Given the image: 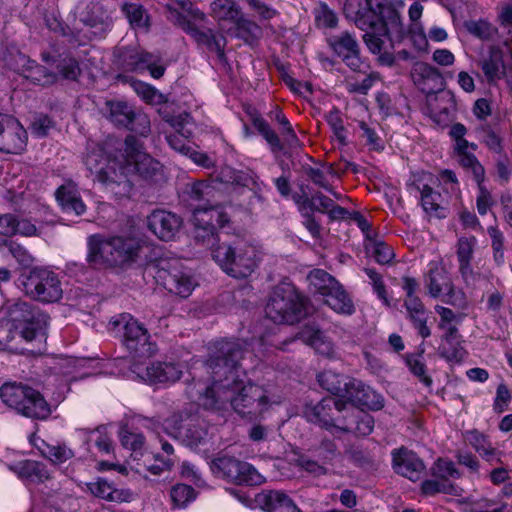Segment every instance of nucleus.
Wrapping results in <instances>:
<instances>
[{
  "instance_id": "nucleus-63",
  "label": "nucleus",
  "mask_w": 512,
  "mask_h": 512,
  "mask_svg": "<svg viewBox=\"0 0 512 512\" xmlns=\"http://www.w3.org/2000/svg\"><path fill=\"white\" fill-rule=\"evenodd\" d=\"M121 444L133 451L141 449L145 443V437L141 433H134L126 429L120 432Z\"/></svg>"
},
{
  "instance_id": "nucleus-1",
  "label": "nucleus",
  "mask_w": 512,
  "mask_h": 512,
  "mask_svg": "<svg viewBox=\"0 0 512 512\" xmlns=\"http://www.w3.org/2000/svg\"><path fill=\"white\" fill-rule=\"evenodd\" d=\"M248 349L240 340H221L207 360L212 385L202 397L207 410L219 411L228 404L242 418L258 419L269 408V398L263 387L247 383L240 378V362Z\"/></svg>"
},
{
  "instance_id": "nucleus-49",
  "label": "nucleus",
  "mask_w": 512,
  "mask_h": 512,
  "mask_svg": "<svg viewBox=\"0 0 512 512\" xmlns=\"http://www.w3.org/2000/svg\"><path fill=\"white\" fill-rule=\"evenodd\" d=\"M161 441V447L162 451L166 454L165 459L161 460V465L159 464H152L148 467V470L154 474L159 475L163 471L171 470L175 463V456H174V448L173 446L167 442V441Z\"/></svg>"
},
{
  "instance_id": "nucleus-5",
  "label": "nucleus",
  "mask_w": 512,
  "mask_h": 512,
  "mask_svg": "<svg viewBox=\"0 0 512 512\" xmlns=\"http://www.w3.org/2000/svg\"><path fill=\"white\" fill-rule=\"evenodd\" d=\"M2 401L19 414L36 420H44L51 409L43 395L36 389L21 383H5L0 388Z\"/></svg>"
},
{
  "instance_id": "nucleus-9",
  "label": "nucleus",
  "mask_w": 512,
  "mask_h": 512,
  "mask_svg": "<svg viewBox=\"0 0 512 512\" xmlns=\"http://www.w3.org/2000/svg\"><path fill=\"white\" fill-rule=\"evenodd\" d=\"M163 428L168 435L190 448L203 445L208 440L206 423L198 417L187 414H172L164 421Z\"/></svg>"
},
{
  "instance_id": "nucleus-47",
  "label": "nucleus",
  "mask_w": 512,
  "mask_h": 512,
  "mask_svg": "<svg viewBox=\"0 0 512 512\" xmlns=\"http://www.w3.org/2000/svg\"><path fill=\"white\" fill-rule=\"evenodd\" d=\"M235 186L250 187L257 198L262 199L259 192L260 184L257 182V176L251 170H235L233 184Z\"/></svg>"
},
{
  "instance_id": "nucleus-53",
  "label": "nucleus",
  "mask_w": 512,
  "mask_h": 512,
  "mask_svg": "<svg viewBox=\"0 0 512 512\" xmlns=\"http://www.w3.org/2000/svg\"><path fill=\"white\" fill-rule=\"evenodd\" d=\"M379 27L380 26H377L375 29H369L363 35L365 45L373 54L380 53L383 50L384 40L382 37H389V33H382Z\"/></svg>"
},
{
  "instance_id": "nucleus-37",
  "label": "nucleus",
  "mask_w": 512,
  "mask_h": 512,
  "mask_svg": "<svg viewBox=\"0 0 512 512\" xmlns=\"http://www.w3.org/2000/svg\"><path fill=\"white\" fill-rule=\"evenodd\" d=\"M252 124L259 134L267 141L273 153L283 151L284 144L281 142L277 133L271 128L269 123L261 117V115L257 113L254 114L252 116Z\"/></svg>"
},
{
  "instance_id": "nucleus-55",
  "label": "nucleus",
  "mask_w": 512,
  "mask_h": 512,
  "mask_svg": "<svg viewBox=\"0 0 512 512\" xmlns=\"http://www.w3.org/2000/svg\"><path fill=\"white\" fill-rule=\"evenodd\" d=\"M481 132L483 133V143L487 146V148L499 155L504 153V148L502 145V138L492 129V127L488 124L481 126Z\"/></svg>"
},
{
  "instance_id": "nucleus-14",
  "label": "nucleus",
  "mask_w": 512,
  "mask_h": 512,
  "mask_svg": "<svg viewBox=\"0 0 512 512\" xmlns=\"http://www.w3.org/2000/svg\"><path fill=\"white\" fill-rule=\"evenodd\" d=\"M107 118L117 127L126 128L141 136H148L151 131L147 114L121 100H107Z\"/></svg>"
},
{
  "instance_id": "nucleus-7",
  "label": "nucleus",
  "mask_w": 512,
  "mask_h": 512,
  "mask_svg": "<svg viewBox=\"0 0 512 512\" xmlns=\"http://www.w3.org/2000/svg\"><path fill=\"white\" fill-rule=\"evenodd\" d=\"M120 151L129 171L135 172L142 179L151 183L157 184L165 181L163 166L145 151L144 143L135 136L128 135Z\"/></svg>"
},
{
  "instance_id": "nucleus-28",
  "label": "nucleus",
  "mask_w": 512,
  "mask_h": 512,
  "mask_svg": "<svg viewBox=\"0 0 512 512\" xmlns=\"http://www.w3.org/2000/svg\"><path fill=\"white\" fill-rule=\"evenodd\" d=\"M55 197L66 214L80 216L86 211V206L77 189L71 185L60 186L55 192Z\"/></svg>"
},
{
  "instance_id": "nucleus-6",
  "label": "nucleus",
  "mask_w": 512,
  "mask_h": 512,
  "mask_svg": "<svg viewBox=\"0 0 512 512\" xmlns=\"http://www.w3.org/2000/svg\"><path fill=\"white\" fill-rule=\"evenodd\" d=\"M265 313L275 323L294 324L306 316V301L293 285L281 284L273 289Z\"/></svg>"
},
{
  "instance_id": "nucleus-64",
  "label": "nucleus",
  "mask_w": 512,
  "mask_h": 512,
  "mask_svg": "<svg viewBox=\"0 0 512 512\" xmlns=\"http://www.w3.org/2000/svg\"><path fill=\"white\" fill-rule=\"evenodd\" d=\"M73 456V451L65 445L50 446L47 450V457L55 464L66 462Z\"/></svg>"
},
{
  "instance_id": "nucleus-43",
  "label": "nucleus",
  "mask_w": 512,
  "mask_h": 512,
  "mask_svg": "<svg viewBox=\"0 0 512 512\" xmlns=\"http://www.w3.org/2000/svg\"><path fill=\"white\" fill-rule=\"evenodd\" d=\"M378 4H381V8L379 9V11H381L379 15L381 18V21L379 22V28L382 33H389L388 25L402 30L401 19L398 10L394 9V7H387V4L384 2V0H379Z\"/></svg>"
},
{
  "instance_id": "nucleus-35",
  "label": "nucleus",
  "mask_w": 512,
  "mask_h": 512,
  "mask_svg": "<svg viewBox=\"0 0 512 512\" xmlns=\"http://www.w3.org/2000/svg\"><path fill=\"white\" fill-rule=\"evenodd\" d=\"M24 71L26 72L25 77L37 85L50 86L58 80V74L29 59L26 60Z\"/></svg>"
},
{
  "instance_id": "nucleus-36",
  "label": "nucleus",
  "mask_w": 512,
  "mask_h": 512,
  "mask_svg": "<svg viewBox=\"0 0 512 512\" xmlns=\"http://www.w3.org/2000/svg\"><path fill=\"white\" fill-rule=\"evenodd\" d=\"M160 57L149 52H132L123 55V66L128 71L148 69L153 64L159 63Z\"/></svg>"
},
{
  "instance_id": "nucleus-46",
  "label": "nucleus",
  "mask_w": 512,
  "mask_h": 512,
  "mask_svg": "<svg viewBox=\"0 0 512 512\" xmlns=\"http://www.w3.org/2000/svg\"><path fill=\"white\" fill-rule=\"evenodd\" d=\"M464 27L473 36L481 39L488 40L493 36L496 31L495 28L486 20H469L464 22Z\"/></svg>"
},
{
  "instance_id": "nucleus-16",
  "label": "nucleus",
  "mask_w": 512,
  "mask_h": 512,
  "mask_svg": "<svg viewBox=\"0 0 512 512\" xmlns=\"http://www.w3.org/2000/svg\"><path fill=\"white\" fill-rule=\"evenodd\" d=\"M378 1L346 0L343 7L344 16L364 32H367L369 29H375L381 21L379 16L381 4H378Z\"/></svg>"
},
{
  "instance_id": "nucleus-52",
  "label": "nucleus",
  "mask_w": 512,
  "mask_h": 512,
  "mask_svg": "<svg viewBox=\"0 0 512 512\" xmlns=\"http://www.w3.org/2000/svg\"><path fill=\"white\" fill-rule=\"evenodd\" d=\"M170 497L175 506L182 507L195 498V490L189 485L177 484L172 487Z\"/></svg>"
},
{
  "instance_id": "nucleus-54",
  "label": "nucleus",
  "mask_w": 512,
  "mask_h": 512,
  "mask_svg": "<svg viewBox=\"0 0 512 512\" xmlns=\"http://www.w3.org/2000/svg\"><path fill=\"white\" fill-rule=\"evenodd\" d=\"M213 188L206 181L195 182L189 191V197L192 201L205 202L202 206H210V198L213 195Z\"/></svg>"
},
{
  "instance_id": "nucleus-10",
  "label": "nucleus",
  "mask_w": 512,
  "mask_h": 512,
  "mask_svg": "<svg viewBox=\"0 0 512 512\" xmlns=\"http://www.w3.org/2000/svg\"><path fill=\"white\" fill-rule=\"evenodd\" d=\"M99 155H90L86 164L96 179L105 186L107 190L118 198L129 197L133 190V183L128 178L126 170H129L125 161L118 163L116 160H107L102 166H93Z\"/></svg>"
},
{
  "instance_id": "nucleus-41",
  "label": "nucleus",
  "mask_w": 512,
  "mask_h": 512,
  "mask_svg": "<svg viewBox=\"0 0 512 512\" xmlns=\"http://www.w3.org/2000/svg\"><path fill=\"white\" fill-rule=\"evenodd\" d=\"M122 11L128 19L132 28H148V15L142 5L136 3H125Z\"/></svg>"
},
{
  "instance_id": "nucleus-2",
  "label": "nucleus",
  "mask_w": 512,
  "mask_h": 512,
  "mask_svg": "<svg viewBox=\"0 0 512 512\" xmlns=\"http://www.w3.org/2000/svg\"><path fill=\"white\" fill-rule=\"evenodd\" d=\"M49 316L25 301L7 307V316L0 319V344L13 352H22V342H31L44 335Z\"/></svg>"
},
{
  "instance_id": "nucleus-3",
  "label": "nucleus",
  "mask_w": 512,
  "mask_h": 512,
  "mask_svg": "<svg viewBox=\"0 0 512 512\" xmlns=\"http://www.w3.org/2000/svg\"><path fill=\"white\" fill-rule=\"evenodd\" d=\"M143 246L134 237L92 234L87 238L86 261L94 268L127 269L137 262Z\"/></svg>"
},
{
  "instance_id": "nucleus-34",
  "label": "nucleus",
  "mask_w": 512,
  "mask_h": 512,
  "mask_svg": "<svg viewBox=\"0 0 512 512\" xmlns=\"http://www.w3.org/2000/svg\"><path fill=\"white\" fill-rule=\"evenodd\" d=\"M481 68L488 82L501 79L505 74L502 51L492 47L488 57L481 61Z\"/></svg>"
},
{
  "instance_id": "nucleus-56",
  "label": "nucleus",
  "mask_w": 512,
  "mask_h": 512,
  "mask_svg": "<svg viewBox=\"0 0 512 512\" xmlns=\"http://www.w3.org/2000/svg\"><path fill=\"white\" fill-rule=\"evenodd\" d=\"M488 234L492 239L493 258L498 266L504 263V235L496 227H489Z\"/></svg>"
},
{
  "instance_id": "nucleus-22",
  "label": "nucleus",
  "mask_w": 512,
  "mask_h": 512,
  "mask_svg": "<svg viewBox=\"0 0 512 512\" xmlns=\"http://www.w3.org/2000/svg\"><path fill=\"white\" fill-rule=\"evenodd\" d=\"M254 500L265 512H301L292 498L282 490H263L255 495Z\"/></svg>"
},
{
  "instance_id": "nucleus-45",
  "label": "nucleus",
  "mask_w": 512,
  "mask_h": 512,
  "mask_svg": "<svg viewBox=\"0 0 512 512\" xmlns=\"http://www.w3.org/2000/svg\"><path fill=\"white\" fill-rule=\"evenodd\" d=\"M58 77L65 80L77 81L81 75L79 62L74 57H65L57 64Z\"/></svg>"
},
{
  "instance_id": "nucleus-39",
  "label": "nucleus",
  "mask_w": 512,
  "mask_h": 512,
  "mask_svg": "<svg viewBox=\"0 0 512 512\" xmlns=\"http://www.w3.org/2000/svg\"><path fill=\"white\" fill-rule=\"evenodd\" d=\"M421 193L422 207L426 213L435 215L438 218L445 217V209L440 205L441 194L433 190L430 186L424 185L422 189L418 188Z\"/></svg>"
},
{
  "instance_id": "nucleus-15",
  "label": "nucleus",
  "mask_w": 512,
  "mask_h": 512,
  "mask_svg": "<svg viewBox=\"0 0 512 512\" xmlns=\"http://www.w3.org/2000/svg\"><path fill=\"white\" fill-rule=\"evenodd\" d=\"M346 410V402L333 397L323 398L316 404H307L304 409L308 421L323 428H337L342 421V413Z\"/></svg>"
},
{
  "instance_id": "nucleus-25",
  "label": "nucleus",
  "mask_w": 512,
  "mask_h": 512,
  "mask_svg": "<svg viewBox=\"0 0 512 512\" xmlns=\"http://www.w3.org/2000/svg\"><path fill=\"white\" fill-rule=\"evenodd\" d=\"M345 412L339 430L356 436H367L373 431L374 419L370 414L354 408L346 409Z\"/></svg>"
},
{
  "instance_id": "nucleus-32",
  "label": "nucleus",
  "mask_w": 512,
  "mask_h": 512,
  "mask_svg": "<svg viewBox=\"0 0 512 512\" xmlns=\"http://www.w3.org/2000/svg\"><path fill=\"white\" fill-rule=\"evenodd\" d=\"M324 302L340 314L351 315L355 311L352 299L339 282L324 297Z\"/></svg>"
},
{
  "instance_id": "nucleus-38",
  "label": "nucleus",
  "mask_w": 512,
  "mask_h": 512,
  "mask_svg": "<svg viewBox=\"0 0 512 512\" xmlns=\"http://www.w3.org/2000/svg\"><path fill=\"white\" fill-rule=\"evenodd\" d=\"M307 279L314 288V293H318L325 297L338 281L322 269H314L309 272Z\"/></svg>"
},
{
  "instance_id": "nucleus-26",
  "label": "nucleus",
  "mask_w": 512,
  "mask_h": 512,
  "mask_svg": "<svg viewBox=\"0 0 512 512\" xmlns=\"http://www.w3.org/2000/svg\"><path fill=\"white\" fill-rule=\"evenodd\" d=\"M87 488L95 497L110 502L123 503L133 499V492L130 489L117 488L104 478L88 483Z\"/></svg>"
},
{
  "instance_id": "nucleus-42",
  "label": "nucleus",
  "mask_w": 512,
  "mask_h": 512,
  "mask_svg": "<svg viewBox=\"0 0 512 512\" xmlns=\"http://www.w3.org/2000/svg\"><path fill=\"white\" fill-rule=\"evenodd\" d=\"M422 350L418 354H408L406 356V364L411 373L416 376L425 386L430 387L433 383L432 378L426 373V365L422 361Z\"/></svg>"
},
{
  "instance_id": "nucleus-23",
  "label": "nucleus",
  "mask_w": 512,
  "mask_h": 512,
  "mask_svg": "<svg viewBox=\"0 0 512 512\" xmlns=\"http://www.w3.org/2000/svg\"><path fill=\"white\" fill-rule=\"evenodd\" d=\"M392 460L395 472L412 481L418 480L425 469L417 454L405 447L393 450Z\"/></svg>"
},
{
  "instance_id": "nucleus-27",
  "label": "nucleus",
  "mask_w": 512,
  "mask_h": 512,
  "mask_svg": "<svg viewBox=\"0 0 512 512\" xmlns=\"http://www.w3.org/2000/svg\"><path fill=\"white\" fill-rule=\"evenodd\" d=\"M425 284L428 293L433 298H437L443 294L451 296L454 290L449 273L441 267H434L429 270Z\"/></svg>"
},
{
  "instance_id": "nucleus-33",
  "label": "nucleus",
  "mask_w": 512,
  "mask_h": 512,
  "mask_svg": "<svg viewBox=\"0 0 512 512\" xmlns=\"http://www.w3.org/2000/svg\"><path fill=\"white\" fill-rule=\"evenodd\" d=\"M14 471L22 479H27L35 483H43L50 478L46 465L34 460H25L19 462Z\"/></svg>"
},
{
  "instance_id": "nucleus-17",
  "label": "nucleus",
  "mask_w": 512,
  "mask_h": 512,
  "mask_svg": "<svg viewBox=\"0 0 512 512\" xmlns=\"http://www.w3.org/2000/svg\"><path fill=\"white\" fill-rule=\"evenodd\" d=\"M327 43L334 54L352 71L365 72V65L360 56V45L352 33L342 31L329 37Z\"/></svg>"
},
{
  "instance_id": "nucleus-21",
  "label": "nucleus",
  "mask_w": 512,
  "mask_h": 512,
  "mask_svg": "<svg viewBox=\"0 0 512 512\" xmlns=\"http://www.w3.org/2000/svg\"><path fill=\"white\" fill-rule=\"evenodd\" d=\"M182 224L181 218L166 210H154L147 217V226L159 239L169 241L174 238Z\"/></svg>"
},
{
  "instance_id": "nucleus-30",
  "label": "nucleus",
  "mask_w": 512,
  "mask_h": 512,
  "mask_svg": "<svg viewBox=\"0 0 512 512\" xmlns=\"http://www.w3.org/2000/svg\"><path fill=\"white\" fill-rule=\"evenodd\" d=\"M475 243V237H461L457 242L456 253L459 262V272L466 282L470 279H474L471 260L473 258Z\"/></svg>"
},
{
  "instance_id": "nucleus-50",
  "label": "nucleus",
  "mask_w": 512,
  "mask_h": 512,
  "mask_svg": "<svg viewBox=\"0 0 512 512\" xmlns=\"http://www.w3.org/2000/svg\"><path fill=\"white\" fill-rule=\"evenodd\" d=\"M370 241L372 242L371 250L375 261L381 265L389 264L395 256L392 247L376 240L374 237Z\"/></svg>"
},
{
  "instance_id": "nucleus-62",
  "label": "nucleus",
  "mask_w": 512,
  "mask_h": 512,
  "mask_svg": "<svg viewBox=\"0 0 512 512\" xmlns=\"http://www.w3.org/2000/svg\"><path fill=\"white\" fill-rule=\"evenodd\" d=\"M432 475L441 479L459 478L460 472L455 468L452 461L438 459L432 469Z\"/></svg>"
},
{
  "instance_id": "nucleus-40",
  "label": "nucleus",
  "mask_w": 512,
  "mask_h": 512,
  "mask_svg": "<svg viewBox=\"0 0 512 512\" xmlns=\"http://www.w3.org/2000/svg\"><path fill=\"white\" fill-rule=\"evenodd\" d=\"M212 16L219 21H231L239 18L240 7L234 0H214L211 4Z\"/></svg>"
},
{
  "instance_id": "nucleus-51",
  "label": "nucleus",
  "mask_w": 512,
  "mask_h": 512,
  "mask_svg": "<svg viewBox=\"0 0 512 512\" xmlns=\"http://www.w3.org/2000/svg\"><path fill=\"white\" fill-rule=\"evenodd\" d=\"M233 23L236 25L238 36L248 41L249 38H257L261 34V28L253 21L245 19L242 13Z\"/></svg>"
},
{
  "instance_id": "nucleus-31",
  "label": "nucleus",
  "mask_w": 512,
  "mask_h": 512,
  "mask_svg": "<svg viewBox=\"0 0 512 512\" xmlns=\"http://www.w3.org/2000/svg\"><path fill=\"white\" fill-rule=\"evenodd\" d=\"M317 380L323 389L340 398H345L352 381L351 378L337 374L331 370L318 374Z\"/></svg>"
},
{
  "instance_id": "nucleus-59",
  "label": "nucleus",
  "mask_w": 512,
  "mask_h": 512,
  "mask_svg": "<svg viewBox=\"0 0 512 512\" xmlns=\"http://www.w3.org/2000/svg\"><path fill=\"white\" fill-rule=\"evenodd\" d=\"M439 354L449 362L460 363L466 357L467 352L459 342H454L452 345L442 344L439 347Z\"/></svg>"
},
{
  "instance_id": "nucleus-60",
  "label": "nucleus",
  "mask_w": 512,
  "mask_h": 512,
  "mask_svg": "<svg viewBox=\"0 0 512 512\" xmlns=\"http://www.w3.org/2000/svg\"><path fill=\"white\" fill-rule=\"evenodd\" d=\"M365 391L363 399L357 398V406L367 407L371 410H380L384 407V399L383 397L376 393L369 386L367 388L362 389Z\"/></svg>"
},
{
  "instance_id": "nucleus-13",
  "label": "nucleus",
  "mask_w": 512,
  "mask_h": 512,
  "mask_svg": "<svg viewBox=\"0 0 512 512\" xmlns=\"http://www.w3.org/2000/svg\"><path fill=\"white\" fill-rule=\"evenodd\" d=\"M212 472L230 482L238 485H260L264 478L249 463L233 456L222 455L214 458L210 463Z\"/></svg>"
},
{
  "instance_id": "nucleus-12",
  "label": "nucleus",
  "mask_w": 512,
  "mask_h": 512,
  "mask_svg": "<svg viewBox=\"0 0 512 512\" xmlns=\"http://www.w3.org/2000/svg\"><path fill=\"white\" fill-rule=\"evenodd\" d=\"M114 327L122 326L125 347L140 358H149L157 352V346L150 341L147 329L130 314H121L112 321Z\"/></svg>"
},
{
  "instance_id": "nucleus-57",
  "label": "nucleus",
  "mask_w": 512,
  "mask_h": 512,
  "mask_svg": "<svg viewBox=\"0 0 512 512\" xmlns=\"http://www.w3.org/2000/svg\"><path fill=\"white\" fill-rule=\"evenodd\" d=\"M458 156L460 165L463 168L470 169L478 183L482 182L484 179L485 170L476 156L472 153H465Z\"/></svg>"
},
{
  "instance_id": "nucleus-19",
  "label": "nucleus",
  "mask_w": 512,
  "mask_h": 512,
  "mask_svg": "<svg viewBox=\"0 0 512 512\" xmlns=\"http://www.w3.org/2000/svg\"><path fill=\"white\" fill-rule=\"evenodd\" d=\"M191 221L194 226L193 238L197 244L209 247L211 251L218 244H221L216 228L212 223V210L196 206Z\"/></svg>"
},
{
  "instance_id": "nucleus-4",
  "label": "nucleus",
  "mask_w": 512,
  "mask_h": 512,
  "mask_svg": "<svg viewBox=\"0 0 512 512\" xmlns=\"http://www.w3.org/2000/svg\"><path fill=\"white\" fill-rule=\"evenodd\" d=\"M212 259L226 274L236 279L249 277L260 262L257 248L239 238L218 244L212 249Z\"/></svg>"
},
{
  "instance_id": "nucleus-58",
  "label": "nucleus",
  "mask_w": 512,
  "mask_h": 512,
  "mask_svg": "<svg viewBox=\"0 0 512 512\" xmlns=\"http://www.w3.org/2000/svg\"><path fill=\"white\" fill-rule=\"evenodd\" d=\"M325 119L330 125L331 129L333 130V133L337 140L342 144L346 145V136H345V128L343 125V120L340 116V112L337 109H333L329 111L325 115Z\"/></svg>"
},
{
  "instance_id": "nucleus-24",
  "label": "nucleus",
  "mask_w": 512,
  "mask_h": 512,
  "mask_svg": "<svg viewBox=\"0 0 512 512\" xmlns=\"http://www.w3.org/2000/svg\"><path fill=\"white\" fill-rule=\"evenodd\" d=\"M296 340L311 346L316 352L324 356L331 357L334 353L333 343L314 325H305L293 337L286 339L283 345Z\"/></svg>"
},
{
  "instance_id": "nucleus-8",
  "label": "nucleus",
  "mask_w": 512,
  "mask_h": 512,
  "mask_svg": "<svg viewBox=\"0 0 512 512\" xmlns=\"http://www.w3.org/2000/svg\"><path fill=\"white\" fill-rule=\"evenodd\" d=\"M25 294L35 301L54 303L62 298L61 281L56 273L45 268H34L20 278Z\"/></svg>"
},
{
  "instance_id": "nucleus-48",
  "label": "nucleus",
  "mask_w": 512,
  "mask_h": 512,
  "mask_svg": "<svg viewBox=\"0 0 512 512\" xmlns=\"http://www.w3.org/2000/svg\"><path fill=\"white\" fill-rule=\"evenodd\" d=\"M4 246L21 266L29 267L32 265L34 258L25 247L14 240H6Z\"/></svg>"
},
{
  "instance_id": "nucleus-18",
  "label": "nucleus",
  "mask_w": 512,
  "mask_h": 512,
  "mask_svg": "<svg viewBox=\"0 0 512 512\" xmlns=\"http://www.w3.org/2000/svg\"><path fill=\"white\" fill-rule=\"evenodd\" d=\"M27 132L12 115L0 112V151L19 153L24 150Z\"/></svg>"
},
{
  "instance_id": "nucleus-44",
  "label": "nucleus",
  "mask_w": 512,
  "mask_h": 512,
  "mask_svg": "<svg viewBox=\"0 0 512 512\" xmlns=\"http://www.w3.org/2000/svg\"><path fill=\"white\" fill-rule=\"evenodd\" d=\"M455 490L449 479H428L422 482L421 491L424 495L432 496L437 493L452 494Z\"/></svg>"
},
{
  "instance_id": "nucleus-29",
  "label": "nucleus",
  "mask_w": 512,
  "mask_h": 512,
  "mask_svg": "<svg viewBox=\"0 0 512 512\" xmlns=\"http://www.w3.org/2000/svg\"><path fill=\"white\" fill-rule=\"evenodd\" d=\"M181 375L182 370L172 362H153L146 368V377L151 383L175 382Z\"/></svg>"
},
{
  "instance_id": "nucleus-61",
  "label": "nucleus",
  "mask_w": 512,
  "mask_h": 512,
  "mask_svg": "<svg viewBox=\"0 0 512 512\" xmlns=\"http://www.w3.org/2000/svg\"><path fill=\"white\" fill-rule=\"evenodd\" d=\"M463 436L478 454L492 445L488 437L476 429L466 431Z\"/></svg>"
},
{
  "instance_id": "nucleus-11",
  "label": "nucleus",
  "mask_w": 512,
  "mask_h": 512,
  "mask_svg": "<svg viewBox=\"0 0 512 512\" xmlns=\"http://www.w3.org/2000/svg\"><path fill=\"white\" fill-rule=\"evenodd\" d=\"M157 277L170 293L182 298L188 297L195 287L191 270L178 258L160 259L157 263Z\"/></svg>"
},
{
  "instance_id": "nucleus-20",
  "label": "nucleus",
  "mask_w": 512,
  "mask_h": 512,
  "mask_svg": "<svg viewBox=\"0 0 512 512\" xmlns=\"http://www.w3.org/2000/svg\"><path fill=\"white\" fill-rule=\"evenodd\" d=\"M415 85L426 95L445 89V80L440 71L425 62H417L411 72Z\"/></svg>"
}]
</instances>
